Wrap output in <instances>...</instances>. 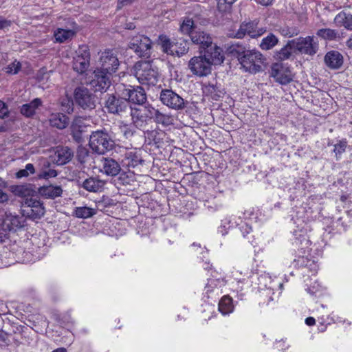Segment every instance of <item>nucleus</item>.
Masks as SVG:
<instances>
[{
    "label": "nucleus",
    "instance_id": "nucleus-43",
    "mask_svg": "<svg viewBox=\"0 0 352 352\" xmlns=\"http://www.w3.org/2000/svg\"><path fill=\"white\" fill-rule=\"evenodd\" d=\"M159 109L154 107L152 104L147 103L144 105L142 111L148 122L154 119V116Z\"/></svg>",
    "mask_w": 352,
    "mask_h": 352
},
{
    "label": "nucleus",
    "instance_id": "nucleus-7",
    "mask_svg": "<svg viewBox=\"0 0 352 352\" xmlns=\"http://www.w3.org/2000/svg\"><path fill=\"white\" fill-rule=\"evenodd\" d=\"M96 96L85 86H78L74 91V100L76 105L85 111L96 108Z\"/></svg>",
    "mask_w": 352,
    "mask_h": 352
},
{
    "label": "nucleus",
    "instance_id": "nucleus-50",
    "mask_svg": "<svg viewBox=\"0 0 352 352\" xmlns=\"http://www.w3.org/2000/svg\"><path fill=\"white\" fill-rule=\"evenodd\" d=\"M21 63L15 60L6 67V72L11 74H16L21 69Z\"/></svg>",
    "mask_w": 352,
    "mask_h": 352
},
{
    "label": "nucleus",
    "instance_id": "nucleus-47",
    "mask_svg": "<svg viewBox=\"0 0 352 352\" xmlns=\"http://www.w3.org/2000/svg\"><path fill=\"white\" fill-rule=\"evenodd\" d=\"M7 187L6 182L0 177V204H4L8 201V195L3 192V189Z\"/></svg>",
    "mask_w": 352,
    "mask_h": 352
},
{
    "label": "nucleus",
    "instance_id": "nucleus-1",
    "mask_svg": "<svg viewBox=\"0 0 352 352\" xmlns=\"http://www.w3.org/2000/svg\"><path fill=\"white\" fill-rule=\"evenodd\" d=\"M146 101V94L142 86L118 83L114 93L106 95L104 107L109 113L121 116L129 110L131 104L143 106Z\"/></svg>",
    "mask_w": 352,
    "mask_h": 352
},
{
    "label": "nucleus",
    "instance_id": "nucleus-40",
    "mask_svg": "<svg viewBox=\"0 0 352 352\" xmlns=\"http://www.w3.org/2000/svg\"><path fill=\"white\" fill-rule=\"evenodd\" d=\"M153 120L155 123L160 124L164 126H168L173 123V118L171 115L163 113L160 110L157 111Z\"/></svg>",
    "mask_w": 352,
    "mask_h": 352
},
{
    "label": "nucleus",
    "instance_id": "nucleus-20",
    "mask_svg": "<svg viewBox=\"0 0 352 352\" xmlns=\"http://www.w3.org/2000/svg\"><path fill=\"white\" fill-rule=\"evenodd\" d=\"M324 62L330 69H339L343 65L344 57L340 52L331 50L324 55Z\"/></svg>",
    "mask_w": 352,
    "mask_h": 352
},
{
    "label": "nucleus",
    "instance_id": "nucleus-49",
    "mask_svg": "<svg viewBox=\"0 0 352 352\" xmlns=\"http://www.w3.org/2000/svg\"><path fill=\"white\" fill-rule=\"evenodd\" d=\"M76 56L90 59V53L89 47L86 45H80L76 51Z\"/></svg>",
    "mask_w": 352,
    "mask_h": 352
},
{
    "label": "nucleus",
    "instance_id": "nucleus-37",
    "mask_svg": "<svg viewBox=\"0 0 352 352\" xmlns=\"http://www.w3.org/2000/svg\"><path fill=\"white\" fill-rule=\"evenodd\" d=\"M278 43V38L272 33L264 37L259 46L263 50H269L273 48Z\"/></svg>",
    "mask_w": 352,
    "mask_h": 352
},
{
    "label": "nucleus",
    "instance_id": "nucleus-14",
    "mask_svg": "<svg viewBox=\"0 0 352 352\" xmlns=\"http://www.w3.org/2000/svg\"><path fill=\"white\" fill-rule=\"evenodd\" d=\"M26 219L23 216H19L16 214H12L10 212H5L4 215L2 217L1 223L9 233L11 232H15L25 227Z\"/></svg>",
    "mask_w": 352,
    "mask_h": 352
},
{
    "label": "nucleus",
    "instance_id": "nucleus-61",
    "mask_svg": "<svg viewBox=\"0 0 352 352\" xmlns=\"http://www.w3.org/2000/svg\"><path fill=\"white\" fill-rule=\"evenodd\" d=\"M208 202V205H207V207L209 210H212L213 211H215V210H218L221 205V204H214V205H210V202L207 201Z\"/></svg>",
    "mask_w": 352,
    "mask_h": 352
},
{
    "label": "nucleus",
    "instance_id": "nucleus-52",
    "mask_svg": "<svg viewBox=\"0 0 352 352\" xmlns=\"http://www.w3.org/2000/svg\"><path fill=\"white\" fill-rule=\"evenodd\" d=\"M245 25H247V34H248L252 38H255V32H256L257 23L254 21H250L245 23Z\"/></svg>",
    "mask_w": 352,
    "mask_h": 352
},
{
    "label": "nucleus",
    "instance_id": "nucleus-36",
    "mask_svg": "<svg viewBox=\"0 0 352 352\" xmlns=\"http://www.w3.org/2000/svg\"><path fill=\"white\" fill-rule=\"evenodd\" d=\"M316 35L327 41H335L340 37L337 30L330 28L319 29L316 32Z\"/></svg>",
    "mask_w": 352,
    "mask_h": 352
},
{
    "label": "nucleus",
    "instance_id": "nucleus-44",
    "mask_svg": "<svg viewBox=\"0 0 352 352\" xmlns=\"http://www.w3.org/2000/svg\"><path fill=\"white\" fill-rule=\"evenodd\" d=\"M35 173V168L32 164H27L24 169H21L16 173V177L19 179L22 177H26L30 174H34Z\"/></svg>",
    "mask_w": 352,
    "mask_h": 352
},
{
    "label": "nucleus",
    "instance_id": "nucleus-9",
    "mask_svg": "<svg viewBox=\"0 0 352 352\" xmlns=\"http://www.w3.org/2000/svg\"><path fill=\"white\" fill-rule=\"evenodd\" d=\"M270 76L280 85H286L294 78L290 65L283 62L273 63L271 67Z\"/></svg>",
    "mask_w": 352,
    "mask_h": 352
},
{
    "label": "nucleus",
    "instance_id": "nucleus-6",
    "mask_svg": "<svg viewBox=\"0 0 352 352\" xmlns=\"http://www.w3.org/2000/svg\"><path fill=\"white\" fill-rule=\"evenodd\" d=\"M133 73L142 85L153 86L158 82V72L149 61L137 62L133 67Z\"/></svg>",
    "mask_w": 352,
    "mask_h": 352
},
{
    "label": "nucleus",
    "instance_id": "nucleus-57",
    "mask_svg": "<svg viewBox=\"0 0 352 352\" xmlns=\"http://www.w3.org/2000/svg\"><path fill=\"white\" fill-rule=\"evenodd\" d=\"M12 21L5 19L3 16H0V30H3L10 27Z\"/></svg>",
    "mask_w": 352,
    "mask_h": 352
},
{
    "label": "nucleus",
    "instance_id": "nucleus-62",
    "mask_svg": "<svg viewBox=\"0 0 352 352\" xmlns=\"http://www.w3.org/2000/svg\"><path fill=\"white\" fill-rule=\"evenodd\" d=\"M316 320L313 317H308L305 319V323L308 326H312L315 324Z\"/></svg>",
    "mask_w": 352,
    "mask_h": 352
},
{
    "label": "nucleus",
    "instance_id": "nucleus-13",
    "mask_svg": "<svg viewBox=\"0 0 352 352\" xmlns=\"http://www.w3.org/2000/svg\"><path fill=\"white\" fill-rule=\"evenodd\" d=\"M111 76L112 75L109 74L96 69L93 79L90 81V85L95 91L106 92L111 85Z\"/></svg>",
    "mask_w": 352,
    "mask_h": 352
},
{
    "label": "nucleus",
    "instance_id": "nucleus-64",
    "mask_svg": "<svg viewBox=\"0 0 352 352\" xmlns=\"http://www.w3.org/2000/svg\"><path fill=\"white\" fill-rule=\"evenodd\" d=\"M274 0H259V3L264 6H268L272 3Z\"/></svg>",
    "mask_w": 352,
    "mask_h": 352
},
{
    "label": "nucleus",
    "instance_id": "nucleus-10",
    "mask_svg": "<svg viewBox=\"0 0 352 352\" xmlns=\"http://www.w3.org/2000/svg\"><path fill=\"white\" fill-rule=\"evenodd\" d=\"M152 42L143 34L134 36L129 43V48L133 50L139 57L148 58L150 57Z\"/></svg>",
    "mask_w": 352,
    "mask_h": 352
},
{
    "label": "nucleus",
    "instance_id": "nucleus-3",
    "mask_svg": "<svg viewBox=\"0 0 352 352\" xmlns=\"http://www.w3.org/2000/svg\"><path fill=\"white\" fill-rule=\"evenodd\" d=\"M199 56H195L188 61V67L197 76H206L211 72L212 65H220L224 57L221 49L213 50H201Z\"/></svg>",
    "mask_w": 352,
    "mask_h": 352
},
{
    "label": "nucleus",
    "instance_id": "nucleus-56",
    "mask_svg": "<svg viewBox=\"0 0 352 352\" xmlns=\"http://www.w3.org/2000/svg\"><path fill=\"white\" fill-rule=\"evenodd\" d=\"M136 0H118L117 9L120 10L124 7L131 5Z\"/></svg>",
    "mask_w": 352,
    "mask_h": 352
},
{
    "label": "nucleus",
    "instance_id": "nucleus-53",
    "mask_svg": "<svg viewBox=\"0 0 352 352\" xmlns=\"http://www.w3.org/2000/svg\"><path fill=\"white\" fill-rule=\"evenodd\" d=\"M280 33L283 36L290 38L298 35V31L296 29L287 28L282 29Z\"/></svg>",
    "mask_w": 352,
    "mask_h": 352
},
{
    "label": "nucleus",
    "instance_id": "nucleus-23",
    "mask_svg": "<svg viewBox=\"0 0 352 352\" xmlns=\"http://www.w3.org/2000/svg\"><path fill=\"white\" fill-rule=\"evenodd\" d=\"M38 193L45 199H54L62 196L63 189L60 186H43L38 188Z\"/></svg>",
    "mask_w": 352,
    "mask_h": 352
},
{
    "label": "nucleus",
    "instance_id": "nucleus-55",
    "mask_svg": "<svg viewBox=\"0 0 352 352\" xmlns=\"http://www.w3.org/2000/svg\"><path fill=\"white\" fill-rule=\"evenodd\" d=\"M9 115V111L6 104L0 100V118H4Z\"/></svg>",
    "mask_w": 352,
    "mask_h": 352
},
{
    "label": "nucleus",
    "instance_id": "nucleus-19",
    "mask_svg": "<svg viewBox=\"0 0 352 352\" xmlns=\"http://www.w3.org/2000/svg\"><path fill=\"white\" fill-rule=\"evenodd\" d=\"M69 23V27L72 29L67 30L63 28H58L56 31H54V36L56 42L59 43H65V41L72 39L78 30V25L75 21L68 19Z\"/></svg>",
    "mask_w": 352,
    "mask_h": 352
},
{
    "label": "nucleus",
    "instance_id": "nucleus-26",
    "mask_svg": "<svg viewBox=\"0 0 352 352\" xmlns=\"http://www.w3.org/2000/svg\"><path fill=\"white\" fill-rule=\"evenodd\" d=\"M70 129L73 140L77 143H82L84 141L83 133L85 132L86 126L80 120H75L72 122Z\"/></svg>",
    "mask_w": 352,
    "mask_h": 352
},
{
    "label": "nucleus",
    "instance_id": "nucleus-15",
    "mask_svg": "<svg viewBox=\"0 0 352 352\" xmlns=\"http://www.w3.org/2000/svg\"><path fill=\"white\" fill-rule=\"evenodd\" d=\"M190 37L194 44L199 45V52L201 50H213L221 49L213 44L211 36L203 31L195 30L194 32L190 34Z\"/></svg>",
    "mask_w": 352,
    "mask_h": 352
},
{
    "label": "nucleus",
    "instance_id": "nucleus-63",
    "mask_svg": "<svg viewBox=\"0 0 352 352\" xmlns=\"http://www.w3.org/2000/svg\"><path fill=\"white\" fill-rule=\"evenodd\" d=\"M135 25L133 22H126L124 24V28L126 30H134L135 28Z\"/></svg>",
    "mask_w": 352,
    "mask_h": 352
},
{
    "label": "nucleus",
    "instance_id": "nucleus-30",
    "mask_svg": "<svg viewBox=\"0 0 352 352\" xmlns=\"http://www.w3.org/2000/svg\"><path fill=\"white\" fill-rule=\"evenodd\" d=\"M11 191L16 196L20 197H26L32 196L36 192L33 189V185L24 184V185H14L11 186Z\"/></svg>",
    "mask_w": 352,
    "mask_h": 352
},
{
    "label": "nucleus",
    "instance_id": "nucleus-31",
    "mask_svg": "<svg viewBox=\"0 0 352 352\" xmlns=\"http://www.w3.org/2000/svg\"><path fill=\"white\" fill-rule=\"evenodd\" d=\"M157 42L164 53L167 55L173 56V47L175 42L172 41L170 38L165 34H160L158 36Z\"/></svg>",
    "mask_w": 352,
    "mask_h": 352
},
{
    "label": "nucleus",
    "instance_id": "nucleus-35",
    "mask_svg": "<svg viewBox=\"0 0 352 352\" xmlns=\"http://www.w3.org/2000/svg\"><path fill=\"white\" fill-rule=\"evenodd\" d=\"M234 306L232 299L228 296H224L219 302V310L223 315L232 312Z\"/></svg>",
    "mask_w": 352,
    "mask_h": 352
},
{
    "label": "nucleus",
    "instance_id": "nucleus-41",
    "mask_svg": "<svg viewBox=\"0 0 352 352\" xmlns=\"http://www.w3.org/2000/svg\"><path fill=\"white\" fill-rule=\"evenodd\" d=\"M76 217L86 219L92 217L96 214L94 209L88 207H77L74 210Z\"/></svg>",
    "mask_w": 352,
    "mask_h": 352
},
{
    "label": "nucleus",
    "instance_id": "nucleus-33",
    "mask_svg": "<svg viewBox=\"0 0 352 352\" xmlns=\"http://www.w3.org/2000/svg\"><path fill=\"white\" fill-rule=\"evenodd\" d=\"M90 59L76 56L73 60V68L79 74L85 73L89 66Z\"/></svg>",
    "mask_w": 352,
    "mask_h": 352
},
{
    "label": "nucleus",
    "instance_id": "nucleus-32",
    "mask_svg": "<svg viewBox=\"0 0 352 352\" xmlns=\"http://www.w3.org/2000/svg\"><path fill=\"white\" fill-rule=\"evenodd\" d=\"M145 134L146 135V138L148 140V144L153 143L158 146L163 142L164 132L160 129L147 130Z\"/></svg>",
    "mask_w": 352,
    "mask_h": 352
},
{
    "label": "nucleus",
    "instance_id": "nucleus-18",
    "mask_svg": "<svg viewBox=\"0 0 352 352\" xmlns=\"http://www.w3.org/2000/svg\"><path fill=\"white\" fill-rule=\"evenodd\" d=\"M101 171L108 176L114 177L121 172L120 163L113 157H103L101 160Z\"/></svg>",
    "mask_w": 352,
    "mask_h": 352
},
{
    "label": "nucleus",
    "instance_id": "nucleus-22",
    "mask_svg": "<svg viewBox=\"0 0 352 352\" xmlns=\"http://www.w3.org/2000/svg\"><path fill=\"white\" fill-rule=\"evenodd\" d=\"M80 183V182H78ZM105 183L103 180L99 179L98 177H89L85 179L82 184H78L79 186L89 192H97L102 190Z\"/></svg>",
    "mask_w": 352,
    "mask_h": 352
},
{
    "label": "nucleus",
    "instance_id": "nucleus-5",
    "mask_svg": "<svg viewBox=\"0 0 352 352\" xmlns=\"http://www.w3.org/2000/svg\"><path fill=\"white\" fill-rule=\"evenodd\" d=\"M89 145L93 152L104 155L114 148L115 142L106 129L97 130L90 135Z\"/></svg>",
    "mask_w": 352,
    "mask_h": 352
},
{
    "label": "nucleus",
    "instance_id": "nucleus-11",
    "mask_svg": "<svg viewBox=\"0 0 352 352\" xmlns=\"http://www.w3.org/2000/svg\"><path fill=\"white\" fill-rule=\"evenodd\" d=\"M24 206L26 208L23 209V217L36 220L40 219L45 214V208L39 200L33 198L27 199Z\"/></svg>",
    "mask_w": 352,
    "mask_h": 352
},
{
    "label": "nucleus",
    "instance_id": "nucleus-42",
    "mask_svg": "<svg viewBox=\"0 0 352 352\" xmlns=\"http://www.w3.org/2000/svg\"><path fill=\"white\" fill-rule=\"evenodd\" d=\"M236 0H219L217 3V9L222 13H230L232 6Z\"/></svg>",
    "mask_w": 352,
    "mask_h": 352
},
{
    "label": "nucleus",
    "instance_id": "nucleus-4",
    "mask_svg": "<svg viewBox=\"0 0 352 352\" xmlns=\"http://www.w3.org/2000/svg\"><path fill=\"white\" fill-rule=\"evenodd\" d=\"M160 100L169 109L175 111H184L190 114L192 111V102L184 99L176 92L170 89H163L160 94Z\"/></svg>",
    "mask_w": 352,
    "mask_h": 352
},
{
    "label": "nucleus",
    "instance_id": "nucleus-39",
    "mask_svg": "<svg viewBox=\"0 0 352 352\" xmlns=\"http://www.w3.org/2000/svg\"><path fill=\"white\" fill-rule=\"evenodd\" d=\"M195 28L196 25L192 19L189 16H186L184 17L182 24L180 25L179 30L183 34L190 36L191 33L194 32Z\"/></svg>",
    "mask_w": 352,
    "mask_h": 352
},
{
    "label": "nucleus",
    "instance_id": "nucleus-54",
    "mask_svg": "<svg viewBox=\"0 0 352 352\" xmlns=\"http://www.w3.org/2000/svg\"><path fill=\"white\" fill-rule=\"evenodd\" d=\"M247 25L245 23H243L241 24L239 29L238 31L233 35H232L234 38H242L243 36L247 34Z\"/></svg>",
    "mask_w": 352,
    "mask_h": 352
},
{
    "label": "nucleus",
    "instance_id": "nucleus-21",
    "mask_svg": "<svg viewBox=\"0 0 352 352\" xmlns=\"http://www.w3.org/2000/svg\"><path fill=\"white\" fill-rule=\"evenodd\" d=\"M129 110L131 124L136 129L144 130L148 125V121L143 114L142 109L131 106Z\"/></svg>",
    "mask_w": 352,
    "mask_h": 352
},
{
    "label": "nucleus",
    "instance_id": "nucleus-29",
    "mask_svg": "<svg viewBox=\"0 0 352 352\" xmlns=\"http://www.w3.org/2000/svg\"><path fill=\"white\" fill-rule=\"evenodd\" d=\"M58 174V171L52 167L51 162L45 160L41 165L37 177L39 179H49L56 177Z\"/></svg>",
    "mask_w": 352,
    "mask_h": 352
},
{
    "label": "nucleus",
    "instance_id": "nucleus-25",
    "mask_svg": "<svg viewBox=\"0 0 352 352\" xmlns=\"http://www.w3.org/2000/svg\"><path fill=\"white\" fill-rule=\"evenodd\" d=\"M292 42L293 39L288 40L280 50L275 52L274 58L280 62L289 59L292 54H295V47Z\"/></svg>",
    "mask_w": 352,
    "mask_h": 352
},
{
    "label": "nucleus",
    "instance_id": "nucleus-8",
    "mask_svg": "<svg viewBox=\"0 0 352 352\" xmlns=\"http://www.w3.org/2000/svg\"><path fill=\"white\" fill-rule=\"evenodd\" d=\"M292 42L295 47V54H300L314 56L318 51V43L315 41L314 36H307L306 37H298L293 39Z\"/></svg>",
    "mask_w": 352,
    "mask_h": 352
},
{
    "label": "nucleus",
    "instance_id": "nucleus-34",
    "mask_svg": "<svg viewBox=\"0 0 352 352\" xmlns=\"http://www.w3.org/2000/svg\"><path fill=\"white\" fill-rule=\"evenodd\" d=\"M189 43L184 39H179L175 43L173 47V56L181 57L188 53Z\"/></svg>",
    "mask_w": 352,
    "mask_h": 352
},
{
    "label": "nucleus",
    "instance_id": "nucleus-28",
    "mask_svg": "<svg viewBox=\"0 0 352 352\" xmlns=\"http://www.w3.org/2000/svg\"><path fill=\"white\" fill-rule=\"evenodd\" d=\"M42 104L43 102L41 98H34L30 102L23 104L21 107L20 112L27 118H32L36 113V110L41 107Z\"/></svg>",
    "mask_w": 352,
    "mask_h": 352
},
{
    "label": "nucleus",
    "instance_id": "nucleus-51",
    "mask_svg": "<svg viewBox=\"0 0 352 352\" xmlns=\"http://www.w3.org/2000/svg\"><path fill=\"white\" fill-rule=\"evenodd\" d=\"M89 155V151L84 147H79L77 151V159L80 163H84Z\"/></svg>",
    "mask_w": 352,
    "mask_h": 352
},
{
    "label": "nucleus",
    "instance_id": "nucleus-60",
    "mask_svg": "<svg viewBox=\"0 0 352 352\" xmlns=\"http://www.w3.org/2000/svg\"><path fill=\"white\" fill-rule=\"evenodd\" d=\"M343 25L349 30H352V21L349 20H342Z\"/></svg>",
    "mask_w": 352,
    "mask_h": 352
},
{
    "label": "nucleus",
    "instance_id": "nucleus-24",
    "mask_svg": "<svg viewBox=\"0 0 352 352\" xmlns=\"http://www.w3.org/2000/svg\"><path fill=\"white\" fill-rule=\"evenodd\" d=\"M49 123L51 126L62 130L69 125V118L64 113H53L50 116Z\"/></svg>",
    "mask_w": 352,
    "mask_h": 352
},
{
    "label": "nucleus",
    "instance_id": "nucleus-2",
    "mask_svg": "<svg viewBox=\"0 0 352 352\" xmlns=\"http://www.w3.org/2000/svg\"><path fill=\"white\" fill-rule=\"evenodd\" d=\"M226 53L236 58L245 72L256 74L263 70L262 65L266 60L263 54L256 50H250L240 42L233 43L226 48Z\"/></svg>",
    "mask_w": 352,
    "mask_h": 352
},
{
    "label": "nucleus",
    "instance_id": "nucleus-16",
    "mask_svg": "<svg viewBox=\"0 0 352 352\" xmlns=\"http://www.w3.org/2000/svg\"><path fill=\"white\" fill-rule=\"evenodd\" d=\"M74 157V151L67 146H58L55 148L54 154L50 157L58 166H63L69 163Z\"/></svg>",
    "mask_w": 352,
    "mask_h": 352
},
{
    "label": "nucleus",
    "instance_id": "nucleus-38",
    "mask_svg": "<svg viewBox=\"0 0 352 352\" xmlns=\"http://www.w3.org/2000/svg\"><path fill=\"white\" fill-rule=\"evenodd\" d=\"M294 244L296 245H302V249L308 248L310 244V241L308 239L307 235L302 230H296L294 232Z\"/></svg>",
    "mask_w": 352,
    "mask_h": 352
},
{
    "label": "nucleus",
    "instance_id": "nucleus-48",
    "mask_svg": "<svg viewBox=\"0 0 352 352\" xmlns=\"http://www.w3.org/2000/svg\"><path fill=\"white\" fill-rule=\"evenodd\" d=\"M346 146L347 141L346 140H340L338 143L334 145L333 152L336 153V156L341 155L345 152Z\"/></svg>",
    "mask_w": 352,
    "mask_h": 352
},
{
    "label": "nucleus",
    "instance_id": "nucleus-46",
    "mask_svg": "<svg viewBox=\"0 0 352 352\" xmlns=\"http://www.w3.org/2000/svg\"><path fill=\"white\" fill-rule=\"evenodd\" d=\"M131 125H132L131 124H126V123H124L120 126L121 131H122L124 136L126 139L132 138L134 135L135 133V131L132 128Z\"/></svg>",
    "mask_w": 352,
    "mask_h": 352
},
{
    "label": "nucleus",
    "instance_id": "nucleus-58",
    "mask_svg": "<svg viewBox=\"0 0 352 352\" xmlns=\"http://www.w3.org/2000/svg\"><path fill=\"white\" fill-rule=\"evenodd\" d=\"M9 232L5 230L4 226L0 223V243L3 242L8 237Z\"/></svg>",
    "mask_w": 352,
    "mask_h": 352
},
{
    "label": "nucleus",
    "instance_id": "nucleus-12",
    "mask_svg": "<svg viewBox=\"0 0 352 352\" xmlns=\"http://www.w3.org/2000/svg\"><path fill=\"white\" fill-rule=\"evenodd\" d=\"M101 66L98 69L112 75L116 72L120 65V62L112 50H107L102 53L100 58Z\"/></svg>",
    "mask_w": 352,
    "mask_h": 352
},
{
    "label": "nucleus",
    "instance_id": "nucleus-27",
    "mask_svg": "<svg viewBox=\"0 0 352 352\" xmlns=\"http://www.w3.org/2000/svg\"><path fill=\"white\" fill-rule=\"evenodd\" d=\"M204 92L211 97L212 100H218L220 98H223L225 95V89L222 87L219 83H211L209 82L204 87Z\"/></svg>",
    "mask_w": 352,
    "mask_h": 352
},
{
    "label": "nucleus",
    "instance_id": "nucleus-17",
    "mask_svg": "<svg viewBox=\"0 0 352 352\" xmlns=\"http://www.w3.org/2000/svg\"><path fill=\"white\" fill-rule=\"evenodd\" d=\"M144 163L141 151H131L126 152L122 160L123 167H127L129 169L138 168L142 166Z\"/></svg>",
    "mask_w": 352,
    "mask_h": 352
},
{
    "label": "nucleus",
    "instance_id": "nucleus-59",
    "mask_svg": "<svg viewBox=\"0 0 352 352\" xmlns=\"http://www.w3.org/2000/svg\"><path fill=\"white\" fill-rule=\"evenodd\" d=\"M338 18H341L342 20H349L351 21H352V13H348V12H343V13H340L338 14L336 17V20L338 19Z\"/></svg>",
    "mask_w": 352,
    "mask_h": 352
},
{
    "label": "nucleus",
    "instance_id": "nucleus-45",
    "mask_svg": "<svg viewBox=\"0 0 352 352\" xmlns=\"http://www.w3.org/2000/svg\"><path fill=\"white\" fill-rule=\"evenodd\" d=\"M118 182L122 185H128L133 181V173L131 172L122 171L118 174Z\"/></svg>",
    "mask_w": 352,
    "mask_h": 352
}]
</instances>
